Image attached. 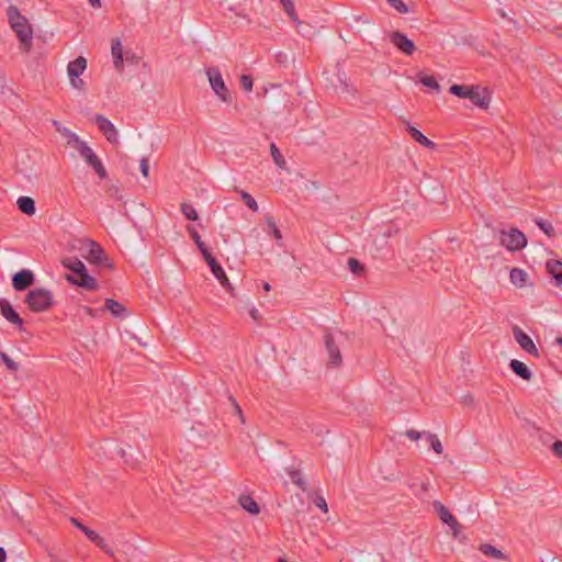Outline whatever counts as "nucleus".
<instances>
[{"label":"nucleus","mask_w":562,"mask_h":562,"mask_svg":"<svg viewBox=\"0 0 562 562\" xmlns=\"http://www.w3.org/2000/svg\"><path fill=\"white\" fill-rule=\"evenodd\" d=\"M449 92L461 99H469L471 103L480 109H487L491 102V93L486 88L480 86L452 85Z\"/></svg>","instance_id":"nucleus-1"},{"label":"nucleus","mask_w":562,"mask_h":562,"mask_svg":"<svg viewBox=\"0 0 562 562\" xmlns=\"http://www.w3.org/2000/svg\"><path fill=\"white\" fill-rule=\"evenodd\" d=\"M8 18L24 50L29 52L32 47L33 31L27 20L13 5L8 9Z\"/></svg>","instance_id":"nucleus-2"},{"label":"nucleus","mask_w":562,"mask_h":562,"mask_svg":"<svg viewBox=\"0 0 562 562\" xmlns=\"http://www.w3.org/2000/svg\"><path fill=\"white\" fill-rule=\"evenodd\" d=\"M24 303L34 313L49 310L54 303L53 293L44 288H35L25 295Z\"/></svg>","instance_id":"nucleus-3"},{"label":"nucleus","mask_w":562,"mask_h":562,"mask_svg":"<svg viewBox=\"0 0 562 562\" xmlns=\"http://www.w3.org/2000/svg\"><path fill=\"white\" fill-rule=\"evenodd\" d=\"M87 68V59L83 56H78L76 59L69 61L67 66V74L70 80V85L74 89H77L79 91H83L86 83L80 78V75L83 74V71Z\"/></svg>","instance_id":"nucleus-4"},{"label":"nucleus","mask_w":562,"mask_h":562,"mask_svg":"<svg viewBox=\"0 0 562 562\" xmlns=\"http://www.w3.org/2000/svg\"><path fill=\"white\" fill-rule=\"evenodd\" d=\"M499 243L509 251H518L526 247L527 238L518 228H510L502 232Z\"/></svg>","instance_id":"nucleus-5"},{"label":"nucleus","mask_w":562,"mask_h":562,"mask_svg":"<svg viewBox=\"0 0 562 562\" xmlns=\"http://www.w3.org/2000/svg\"><path fill=\"white\" fill-rule=\"evenodd\" d=\"M324 345L328 355L327 367L339 368L342 364L340 347L335 336L328 330L324 334Z\"/></svg>","instance_id":"nucleus-6"},{"label":"nucleus","mask_w":562,"mask_h":562,"mask_svg":"<svg viewBox=\"0 0 562 562\" xmlns=\"http://www.w3.org/2000/svg\"><path fill=\"white\" fill-rule=\"evenodd\" d=\"M210 85L214 93L223 101L231 102V93L223 80L222 74L218 68L212 67L206 71Z\"/></svg>","instance_id":"nucleus-7"},{"label":"nucleus","mask_w":562,"mask_h":562,"mask_svg":"<svg viewBox=\"0 0 562 562\" xmlns=\"http://www.w3.org/2000/svg\"><path fill=\"white\" fill-rule=\"evenodd\" d=\"M88 254L83 257L95 266L108 267L109 269H113V263L110 261L109 257L105 255L104 249L94 240L88 241Z\"/></svg>","instance_id":"nucleus-8"},{"label":"nucleus","mask_w":562,"mask_h":562,"mask_svg":"<svg viewBox=\"0 0 562 562\" xmlns=\"http://www.w3.org/2000/svg\"><path fill=\"white\" fill-rule=\"evenodd\" d=\"M80 156L86 161V164L95 171L100 179L106 178L108 173L105 167L89 145L81 146Z\"/></svg>","instance_id":"nucleus-9"},{"label":"nucleus","mask_w":562,"mask_h":562,"mask_svg":"<svg viewBox=\"0 0 562 562\" xmlns=\"http://www.w3.org/2000/svg\"><path fill=\"white\" fill-rule=\"evenodd\" d=\"M93 121L109 143H119V132L109 119L102 114H95Z\"/></svg>","instance_id":"nucleus-10"},{"label":"nucleus","mask_w":562,"mask_h":562,"mask_svg":"<svg viewBox=\"0 0 562 562\" xmlns=\"http://www.w3.org/2000/svg\"><path fill=\"white\" fill-rule=\"evenodd\" d=\"M391 43L403 54L411 56L416 50V46L408 36L400 31L391 32L390 35Z\"/></svg>","instance_id":"nucleus-11"},{"label":"nucleus","mask_w":562,"mask_h":562,"mask_svg":"<svg viewBox=\"0 0 562 562\" xmlns=\"http://www.w3.org/2000/svg\"><path fill=\"white\" fill-rule=\"evenodd\" d=\"M513 335L517 344L520 346L522 350L527 353L539 358L540 353L536 345L529 335H527L519 326L515 325L513 327Z\"/></svg>","instance_id":"nucleus-12"},{"label":"nucleus","mask_w":562,"mask_h":562,"mask_svg":"<svg viewBox=\"0 0 562 562\" xmlns=\"http://www.w3.org/2000/svg\"><path fill=\"white\" fill-rule=\"evenodd\" d=\"M432 506H434L437 515L439 516V519L443 524L448 525L451 528V530L453 531V537H458L461 526H460L459 521L457 520V518L439 501H435L432 503Z\"/></svg>","instance_id":"nucleus-13"},{"label":"nucleus","mask_w":562,"mask_h":562,"mask_svg":"<svg viewBox=\"0 0 562 562\" xmlns=\"http://www.w3.org/2000/svg\"><path fill=\"white\" fill-rule=\"evenodd\" d=\"M35 283V274L30 269H22L12 276V288L24 291Z\"/></svg>","instance_id":"nucleus-14"},{"label":"nucleus","mask_w":562,"mask_h":562,"mask_svg":"<svg viewBox=\"0 0 562 562\" xmlns=\"http://www.w3.org/2000/svg\"><path fill=\"white\" fill-rule=\"evenodd\" d=\"M0 312L1 315L11 324L18 326L20 329L23 328V318L13 308L11 303L5 299H0Z\"/></svg>","instance_id":"nucleus-15"},{"label":"nucleus","mask_w":562,"mask_h":562,"mask_svg":"<svg viewBox=\"0 0 562 562\" xmlns=\"http://www.w3.org/2000/svg\"><path fill=\"white\" fill-rule=\"evenodd\" d=\"M65 279L70 284H74L88 291H95L99 288L97 280L88 272L80 278H76L74 274H66Z\"/></svg>","instance_id":"nucleus-16"},{"label":"nucleus","mask_w":562,"mask_h":562,"mask_svg":"<svg viewBox=\"0 0 562 562\" xmlns=\"http://www.w3.org/2000/svg\"><path fill=\"white\" fill-rule=\"evenodd\" d=\"M406 131L411 135V137L422 146L434 149L436 147V144L427 138L419 130L411 125L408 122L406 123Z\"/></svg>","instance_id":"nucleus-17"},{"label":"nucleus","mask_w":562,"mask_h":562,"mask_svg":"<svg viewBox=\"0 0 562 562\" xmlns=\"http://www.w3.org/2000/svg\"><path fill=\"white\" fill-rule=\"evenodd\" d=\"M546 268L548 273L554 280L557 286L562 285V261L559 260H548L546 263Z\"/></svg>","instance_id":"nucleus-18"},{"label":"nucleus","mask_w":562,"mask_h":562,"mask_svg":"<svg viewBox=\"0 0 562 562\" xmlns=\"http://www.w3.org/2000/svg\"><path fill=\"white\" fill-rule=\"evenodd\" d=\"M509 368L517 376L521 378L525 381H530L532 378V372L530 371V369L520 360H510Z\"/></svg>","instance_id":"nucleus-19"},{"label":"nucleus","mask_w":562,"mask_h":562,"mask_svg":"<svg viewBox=\"0 0 562 562\" xmlns=\"http://www.w3.org/2000/svg\"><path fill=\"white\" fill-rule=\"evenodd\" d=\"M104 308L110 311L114 317L124 318L128 315L125 306L113 299H105Z\"/></svg>","instance_id":"nucleus-20"},{"label":"nucleus","mask_w":562,"mask_h":562,"mask_svg":"<svg viewBox=\"0 0 562 562\" xmlns=\"http://www.w3.org/2000/svg\"><path fill=\"white\" fill-rule=\"evenodd\" d=\"M18 209L26 215H34L36 212L35 201L31 196H20L16 201Z\"/></svg>","instance_id":"nucleus-21"},{"label":"nucleus","mask_w":562,"mask_h":562,"mask_svg":"<svg viewBox=\"0 0 562 562\" xmlns=\"http://www.w3.org/2000/svg\"><path fill=\"white\" fill-rule=\"evenodd\" d=\"M480 552H482L484 555L491 557L496 560H505L506 562H509L506 554L501 551L499 549L495 548L494 546L490 543H482L479 547Z\"/></svg>","instance_id":"nucleus-22"},{"label":"nucleus","mask_w":562,"mask_h":562,"mask_svg":"<svg viewBox=\"0 0 562 562\" xmlns=\"http://www.w3.org/2000/svg\"><path fill=\"white\" fill-rule=\"evenodd\" d=\"M213 276L218 280V282L222 284L223 288L227 289L228 292L233 293V286L226 277V273L222 266L217 262L215 266L210 268Z\"/></svg>","instance_id":"nucleus-23"},{"label":"nucleus","mask_w":562,"mask_h":562,"mask_svg":"<svg viewBox=\"0 0 562 562\" xmlns=\"http://www.w3.org/2000/svg\"><path fill=\"white\" fill-rule=\"evenodd\" d=\"M238 503L249 514L257 515L260 512L259 505L250 495H240Z\"/></svg>","instance_id":"nucleus-24"},{"label":"nucleus","mask_w":562,"mask_h":562,"mask_svg":"<svg viewBox=\"0 0 562 562\" xmlns=\"http://www.w3.org/2000/svg\"><path fill=\"white\" fill-rule=\"evenodd\" d=\"M510 281L514 285L522 288L528 279V274L520 268H513L509 272Z\"/></svg>","instance_id":"nucleus-25"},{"label":"nucleus","mask_w":562,"mask_h":562,"mask_svg":"<svg viewBox=\"0 0 562 562\" xmlns=\"http://www.w3.org/2000/svg\"><path fill=\"white\" fill-rule=\"evenodd\" d=\"M288 475L290 476L293 484L300 487L303 492L307 490V483L302 477L301 471L297 469H286Z\"/></svg>","instance_id":"nucleus-26"},{"label":"nucleus","mask_w":562,"mask_h":562,"mask_svg":"<svg viewBox=\"0 0 562 562\" xmlns=\"http://www.w3.org/2000/svg\"><path fill=\"white\" fill-rule=\"evenodd\" d=\"M61 265L68 269L69 271H71L72 273L76 271V270H80L82 267H85L86 265L80 260L78 259L77 257H68V258H65L61 260Z\"/></svg>","instance_id":"nucleus-27"},{"label":"nucleus","mask_w":562,"mask_h":562,"mask_svg":"<svg viewBox=\"0 0 562 562\" xmlns=\"http://www.w3.org/2000/svg\"><path fill=\"white\" fill-rule=\"evenodd\" d=\"M64 135L68 138V143L69 144H74L75 145V147L78 150L79 155L81 154V146L82 145H88L85 140L80 139V137L76 133L71 132L68 128H65Z\"/></svg>","instance_id":"nucleus-28"},{"label":"nucleus","mask_w":562,"mask_h":562,"mask_svg":"<svg viewBox=\"0 0 562 562\" xmlns=\"http://www.w3.org/2000/svg\"><path fill=\"white\" fill-rule=\"evenodd\" d=\"M64 135L68 138V143L69 144H74L75 145V147L78 150L79 155L81 154V146L82 145H88L85 140L80 139V137L76 133L71 132L68 128H65Z\"/></svg>","instance_id":"nucleus-29"},{"label":"nucleus","mask_w":562,"mask_h":562,"mask_svg":"<svg viewBox=\"0 0 562 562\" xmlns=\"http://www.w3.org/2000/svg\"><path fill=\"white\" fill-rule=\"evenodd\" d=\"M180 210L184 217L188 218L189 221H196L199 218L198 212L191 203H181Z\"/></svg>","instance_id":"nucleus-30"},{"label":"nucleus","mask_w":562,"mask_h":562,"mask_svg":"<svg viewBox=\"0 0 562 562\" xmlns=\"http://www.w3.org/2000/svg\"><path fill=\"white\" fill-rule=\"evenodd\" d=\"M270 153H271V157L273 159V162L279 168H284L285 165H286L285 159H284V157L282 156V154L280 153L279 148L277 147V145L274 143L270 144Z\"/></svg>","instance_id":"nucleus-31"},{"label":"nucleus","mask_w":562,"mask_h":562,"mask_svg":"<svg viewBox=\"0 0 562 562\" xmlns=\"http://www.w3.org/2000/svg\"><path fill=\"white\" fill-rule=\"evenodd\" d=\"M424 434H425V437H426L427 441L429 442L430 447L432 448V450L436 453L441 454L443 451V448H442V445H441L439 438L437 437V435L431 434V432H426V431H424Z\"/></svg>","instance_id":"nucleus-32"},{"label":"nucleus","mask_w":562,"mask_h":562,"mask_svg":"<svg viewBox=\"0 0 562 562\" xmlns=\"http://www.w3.org/2000/svg\"><path fill=\"white\" fill-rule=\"evenodd\" d=\"M535 223L547 236L552 237L555 235V229L549 221L543 218H536Z\"/></svg>","instance_id":"nucleus-33"},{"label":"nucleus","mask_w":562,"mask_h":562,"mask_svg":"<svg viewBox=\"0 0 562 562\" xmlns=\"http://www.w3.org/2000/svg\"><path fill=\"white\" fill-rule=\"evenodd\" d=\"M266 222H267L269 232L276 238L278 245L281 246L282 234H281L280 229L277 227V224H276L273 217L266 216Z\"/></svg>","instance_id":"nucleus-34"},{"label":"nucleus","mask_w":562,"mask_h":562,"mask_svg":"<svg viewBox=\"0 0 562 562\" xmlns=\"http://www.w3.org/2000/svg\"><path fill=\"white\" fill-rule=\"evenodd\" d=\"M0 360L5 364L7 369L11 372H16L20 364L9 357L4 351H0Z\"/></svg>","instance_id":"nucleus-35"},{"label":"nucleus","mask_w":562,"mask_h":562,"mask_svg":"<svg viewBox=\"0 0 562 562\" xmlns=\"http://www.w3.org/2000/svg\"><path fill=\"white\" fill-rule=\"evenodd\" d=\"M283 5L284 11L290 16V19L294 22H299L297 14L295 12L294 3L292 0H280Z\"/></svg>","instance_id":"nucleus-36"},{"label":"nucleus","mask_w":562,"mask_h":562,"mask_svg":"<svg viewBox=\"0 0 562 562\" xmlns=\"http://www.w3.org/2000/svg\"><path fill=\"white\" fill-rule=\"evenodd\" d=\"M419 81L430 88V89H434V90H437L439 91L440 90V86L439 83L437 82L436 78L432 77V76H427V75H420L419 76Z\"/></svg>","instance_id":"nucleus-37"},{"label":"nucleus","mask_w":562,"mask_h":562,"mask_svg":"<svg viewBox=\"0 0 562 562\" xmlns=\"http://www.w3.org/2000/svg\"><path fill=\"white\" fill-rule=\"evenodd\" d=\"M240 196H241V200L243 202L254 212H257L258 211V203L257 201L254 199V196L251 194H249L248 192L246 191H241L240 193Z\"/></svg>","instance_id":"nucleus-38"},{"label":"nucleus","mask_w":562,"mask_h":562,"mask_svg":"<svg viewBox=\"0 0 562 562\" xmlns=\"http://www.w3.org/2000/svg\"><path fill=\"white\" fill-rule=\"evenodd\" d=\"M348 267L349 270L357 276H360L364 271L363 265L357 260L356 258H349L348 259Z\"/></svg>","instance_id":"nucleus-39"},{"label":"nucleus","mask_w":562,"mask_h":562,"mask_svg":"<svg viewBox=\"0 0 562 562\" xmlns=\"http://www.w3.org/2000/svg\"><path fill=\"white\" fill-rule=\"evenodd\" d=\"M93 543L97 547H99L106 555L114 557L113 549L105 542V540L101 536Z\"/></svg>","instance_id":"nucleus-40"},{"label":"nucleus","mask_w":562,"mask_h":562,"mask_svg":"<svg viewBox=\"0 0 562 562\" xmlns=\"http://www.w3.org/2000/svg\"><path fill=\"white\" fill-rule=\"evenodd\" d=\"M188 229V233L190 234L191 238L194 240L198 249H202V247L206 246L202 239H201V236L199 235V233L196 232V229L193 227V226H188L187 227Z\"/></svg>","instance_id":"nucleus-41"},{"label":"nucleus","mask_w":562,"mask_h":562,"mask_svg":"<svg viewBox=\"0 0 562 562\" xmlns=\"http://www.w3.org/2000/svg\"><path fill=\"white\" fill-rule=\"evenodd\" d=\"M200 252L203 256V259L206 261L207 266L211 268L215 266L218 261L212 256L209 248L206 246L202 247V249H199Z\"/></svg>","instance_id":"nucleus-42"},{"label":"nucleus","mask_w":562,"mask_h":562,"mask_svg":"<svg viewBox=\"0 0 562 562\" xmlns=\"http://www.w3.org/2000/svg\"><path fill=\"white\" fill-rule=\"evenodd\" d=\"M228 401L231 403L233 413L235 415H237L239 417L240 422L244 424L245 423V417H244V414H243V411H241L240 406L238 405V403L236 402V400L232 395L228 396Z\"/></svg>","instance_id":"nucleus-43"},{"label":"nucleus","mask_w":562,"mask_h":562,"mask_svg":"<svg viewBox=\"0 0 562 562\" xmlns=\"http://www.w3.org/2000/svg\"><path fill=\"white\" fill-rule=\"evenodd\" d=\"M240 86L245 91H251L254 86L252 77L249 75H241L240 77Z\"/></svg>","instance_id":"nucleus-44"},{"label":"nucleus","mask_w":562,"mask_h":562,"mask_svg":"<svg viewBox=\"0 0 562 562\" xmlns=\"http://www.w3.org/2000/svg\"><path fill=\"white\" fill-rule=\"evenodd\" d=\"M389 4L400 13H407L408 7L402 0H387Z\"/></svg>","instance_id":"nucleus-45"},{"label":"nucleus","mask_w":562,"mask_h":562,"mask_svg":"<svg viewBox=\"0 0 562 562\" xmlns=\"http://www.w3.org/2000/svg\"><path fill=\"white\" fill-rule=\"evenodd\" d=\"M111 53L112 56L123 54L122 43L120 38H115L112 41Z\"/></svg>","instance_id":"nucleus-46"},{"label":"nucleus","mask_w":562,"mask_h":562,"mask_svg":"<svg viewBox=\"0 0 562 562\" xmlns=\"http://www.w3.org/2000/svg\"><path fill=\"white\" fill-rule=\"evenodd\" d=\"M551 451L553 452V454L555 457H558L559 459L562 460V441L561 440H555L551 445Z\"/></svg>","instance_id":"nucleus-47"},{"label":"nucleus","mask_w":562,"mask_h":562,"mask_svg":"<svg viewBox=\"0 0 562 562\" xmlns=\"http://www.w3.org/2000/svg\"><path fill=\"white\" fill-rule=\"evenodd\" d=\"M108 193L111 198L115 199V200H122L123 199V194L121 193V190L119 187L116 186H111L109 189H108Z\"/></svg>","instance_id":"nucleus-48"},{"label":"nucleus","mask_w":562,"mask_h":562,"mask_svg":"<svg viewBox=\"0 0 562 562\" xmlns=\"http://www.w3.org/2000/svg\"><path fill=\"white\" fill-rule=\"evenodd\" d=\"M315 505L324 513H327L328 512V506H327V503L325 501V498L321 495H317L315 501H314Z\"/></svg>","instance_id":"nucleus-49"},{"label":"nucleus","mask_w":562,"mask_h":562,"mask_svg":"<svg viewBox=\"0 0 562 562\" xmlns=\"http://www.w3.org/2000/svg\"><path fill=\"white\" fill-rule=\"evenodd\" d=\"M139 169H140V172L144 177H148V172H149V160L147 157H144L140 159V162H139Z\"/></svg>","instance_id":"nucleus-50"},{"label":"nucleus","mask_w":562,"mask_h":562,"mask_svg":"<svg viewBox=\"0 0 562 562\" xmlns=\"http://www.w3.org/2000/svg\"><path fill=\"white\" fill-rule=\"evenodd\" d=\"M123 63H124L123 54H117V55L113 56V65H114L115 69L122 70Z\"/></svg>","instance_id":"nucleus-51"},{"label":"nucleus","mask_w":562,"mask_h":562,"mask_svg":"<svg viewBox=\"0 0 562 562\" xmlns=\"http://www.w3.org/2000/svg\"><path fill=\"white\" fill-rule=\"evenodd\" d=\"M406 437H408L409 439L412 440H418L419 438H422V436H425L424 432H419L417 430H414V429H409L405 432Z\"/></svg>","instance_id":"nucleus-52"},{"label":"nucleus","mask_w":562,"mask_h":562,"mask_svg":"<svg viewBox=\"0 0 562 562\" xmlns=\"http://www.w3.org/2000/svg\"><path fill=\"white\" fill-rule=\"evenodd\" d=\"M83 533L87 536V538H88L91 542H94V541L100 537V535H99L97 531H94V530H92V529H90V528H88V527H87V529L83 531Z\"/></svg>","instance_id":"nucleus-53"},{"label":"nucleus","mask_w":562,"mask_h":562,"mask_svg":"<svg viewBox=\"0 0 562 562\" xmlns=\"http://www.w3.org/2000/svg\"><path fill=\"white\" fill-rule=\"evenodd\" d=\"M351 20L353 22H356V23L357 22H362L364 24H369L370 23V20L366 15H356L355 14V15L351 16Z\"/></svg>","instance_id":"nucleus-54"},{"label":"nucleus","mask_w":562,"mask_h":562,"mask_svg":"<svg viewBox=\"0 0 562 562\" xmlns=\"http://www.w3.org/2000/svg\"><path fill=\"white\" fill-rule=\"evenodd\" d=\"M116 453H117L121 458H123V459L125 460V462H126V463H127V462H130V460L127 459V456H128V457H132V453H131V452H130V453H127V451H126L125 449H123V448H117Z\"/></svg>","instance_id":"nucleus-55"},{"label":"nucleus","mask_w":562,"mask_h":562,"mask_svg":"<svg viewBox=\"0 0 562 562\" xmlns=\"http://www.w3.org/2000/svg\"><path fill=\"white\" fill-rule=\"evenodd\" d=\"M249 315L256 322H258L261 318V315H260L259 311L256 307H251L250 308Z\"/></svg>","instance_id":"nucleus-56"},{"label":"nucleus","mask_w":562,"mask_h":562,"mask_svg":"<svg viewBox=\"0 0 562 562\" xmlns=\"http://www.w3.org/2000/svg\"><path fill=\"white\" fill-rule=\"evenodd\" d=\"M70 521L71 524L77 527L79 530H81L82 532L87 529V527L85 525H82L77 518H70Z\"/></svg>","instance_id":"nucleus-57"},{"label":"nucleus","mask_w":562,"mask_h":562,"mask_svg":"<svg viewBox=\"0 0 562 562\" xmlns=\"http://www.w3.org/2000/svg\"><path fill=\"white\" fill-rule=\"evenodd\" d=\"M138 57L134 53H126V61L128 63H137Z\"/></svg>","instance_id":"nucleus-58"},{"label":"nucleus","mask_w":562,"mask_h":562,"mask_svg":"<svg viewBox=\"0 0 562 562\" xmlns=\"http://www.w3.org/2000/svg\"><path fill=\"white\" fill-rule=\"evenodd\" d=\"M88 270H87V267H82L80 270H76L72 274L76 277V278H80L82 277L85 273H87Z\"/></svg>","instance_id":"nucleus-59"},{"label":"nucleus","mask_w":562,"mask_h":562,"mask_svg":"<svg viewBox=\"0 0 562 562\" xmlns=\"http://www.w3.org/2000/svg\"><path fill=\"white\" fill-rule=\"evenodd\" d=\"M7 560V551L3 547H0V562H5Z\"/></svg>","instance_id":"nucleus-60"},{"label":"nucleus","mask_w":562,"mask_h":562,"mask_svg":"<svg viewBox=\"0 0 562 562\" xmlns=\"http://www.w3.org/2000/svg\"><path fill=\"white\" fill-rule=\"evenodd\" d=\"M83 311L86 312V314H88L90 316L95 315V311L93 308H91L90 306H83Z\"/></svg>","instance_id":"nucleus-61"},{"label":"nucleus","mask_w":562,"mask_h":562,"mask_svg":"<svg viewBox=\"0 0 562 562\" xmlns=\"http://www.w3.org/2000/svg\"><path fill=\"white\" fill-rule=\"evenodd\" d=\"M93 8H101V0H88Z\"/></svg>","instance_id":"nucleus-62"},{"label":"nucleus","mask_w":562,"mask_h":562,"mask_svg":"<svg viewBox=\"0 0 562 562\" xmlns=\"http://www.w3.org/2000/svg\"><path fill=\"white\" fill-rule=\"evenodd\" d=\"M263 290L269 292L271 290V285L268 282H265L262 285Z\"/></svg>","instance_id":"nucleus-63"},{"label":"nucleus","mask_w":562,"mask_h":562,"mask_svg":"<svg viewBox=\"0 0 562 562\" xmlns=\"http://www.w3.org/2000/svg\"><path fill=\"white\" fill-rule=\"evenodd\" d=\"M555 342H557L558 345L562 346V336H561V337H558V338L555 339Z\"/></svg>","instance_id":"nucleus-64"}]
</instances>
